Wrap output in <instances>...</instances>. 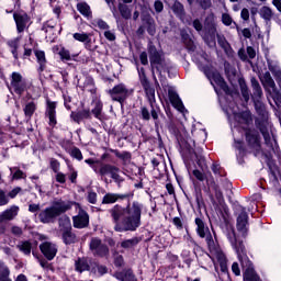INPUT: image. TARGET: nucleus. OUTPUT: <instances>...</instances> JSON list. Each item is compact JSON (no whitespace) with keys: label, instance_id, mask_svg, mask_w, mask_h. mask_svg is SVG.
I'll return each mask as SVG.
<instances>
[{"label":"nucleus","instance_id":"nucleus-1","mask_svg":"<svg viewBox=\"0 0 281 281\" xmlns=\"http://www.w3.org/2000/svg\"><path fill=\"white\" fill-rule=\"evenodd\" d=\"M239 214L237 216V232L239 235H236L234 227L226 226V238L231 243L234 251L237 254V258L240 261L241 269L244 271V281H261L260 277L256 274L254 270V265L247 257V248H245V241L243 238L247 236V232L249 229V215L245 211V207L239 206Z\"/></svg>","mask_w":281,"mask_h":281},{"label":"nucleus","instance_id":"nucleus-2","mask_svg":"<svg viewBox=\"0 0 281 281\" xmlns=\"http://www.w3.org/2000/svg\"><path fill=\"white\" fill-rule=\"evenodd\" d=\"M144 205L137 201L126 206L115 204L109 210L115 232H136L142 225Z\"/></svg>","mask_w":281,"mask_h":281},{"label":"nucleus","instance_id":"nucleus-3","mask_svg":"<svg viewBox=\"0 0 281 281\" xmlns=\"http://www.w3.org/2000/svg\"><path fill=\"white\" fill-rule=\"evenodd\" d=\"M195 232L200 238H205L209 251H210V258L216 263V260L222 269L223 272L227 271V258L225 257V254L221 249V246L216 245L214 243V238H212V234L210 233V227L205 224L203 218L195 217Z\"/></svg>","mask_w":281,"mask_h":281},{"label":"nucleus","instance_id":"nucleus-4","mask_svg":"<svg viewBox=\"0 0 281 281\" xmlns=\"http://www.w3.org/2000/svg\"><path fill=\"white\" fill-rule=\"evenodd\" d=\"M192 60L193 63H195L200 71H203L207 80H210L217 95L218 90L216 89V86L220 87L222 91H225L226 94H229V87H227V83L225 82V79H223L221 74L212 68V64H210V59L207 58V54L205 52L202 50L200 54L193 55Z\"/></svg>","mask_w":281,"mask_h":281},{"label":"nucleus","instance_id":"nucleus-5","mask_svg":"<svg viewBox=\"0 0 281 281\" xmlns=\"http://www.w3.org/2000/svg\"><path fill=\"white\" fill-rule=\"evenodd\" d=\"M76 203L71 201H65L63 199H57L52 202V205L44 209L40 214L38 218L41 223L49 224L54 223L60 214H65V212H69L71 207H74Z\"/></svg>","mask_w":281,"mask_h":281},{"label":"nucleus","instance_id":"nucleus-6","mask_svg":"<svg viewBox=\"0 0 281 281\" xmlns=\"http://www.w3.org/2000/svg\"><path fill=\"white\" fill-rule=\"evenodd\" d=\"M226 114L232 128H235V131H238V128L247 130L249 122H251V112L249 111L236 112V110L229 108L226 109Z\"/></svg>","mask_w":281,"mask_h":281},{"label":"nucleus","instance_id":"nucleus-7","mask_svg":"<svg viewBox=\"0 0 281 281\" xmlns=\"http://www.w3.org/2000/svg\"><path fill=\"white\" fill-rule=\"evenodd\" d=\"M149 52V60L153 69H156L158 74H161V71H166L168 69V66L166 65V59L164 58V53L158 52L157 47L155 45H149L148 47Z\"/></svg>","mask_w":281,"mask_h":281},{"label":"nucleus","instance_id":"nucleus-8","mask_svg":"<svg viewBox=\"0 0 281 281\" xmlns=\"http://www.w3.org/2000/svg\"><path fill=\"white\" fill-rule=\"evenodd\" d=\"M109 93L114 102L122 104L133 93V90L126 88L124 83H119L109 90Z\"/></svg>","mask_w":281,"mask_h":281},{"label":"nucleus","instance_id":"nucleus-9","mask_svg":"<svg viewBox=\"0 0 281 281\" xmlns=\"http://www.w3.org/2000/svg\"><path fill=\"white\" fill-rule=\"evenodd\" d=\"M10 90L14 91L18 95H23L27 91V82L23 79V76L19 72H12Z\"/></svg>","mask_w":281,"mask_h":281},{"label":"nucleus","instance_id":"nucleus-10","mask_svg":"<svg viewBox=\"0 0 281 281\" xmlns=\"http://www.w3.org/2000/svg\"><path fill=\"white\" fill-rule=\"evenodd\" d=\"M215 20H216V16L214 15V13H210L204 21V30H206V32L211 36V41L205 40L207 45H210V47H214V45H216V42L214 41L216 36Z\"/></svg>","mask_w":281,"mask_h":281},{"label":"nucleus","instance_id":"nucleus-11","mask_svg":"<svg viewBox=\"0 0 281 281\" xmlns=\"http://www.w3.org/2000/svg\"><path fill=\"white\" fill-rule=\"evenodd\" d=\"M90 251H92L93 256L106 258L109 256V246L102 244V239L93 237L90 241Z\"/></svg>","mask_w":281,"mask_h":281},{"label":"nucleus","instance_id":"nucleus-12","mask_svg":"<svg viewBox=\"0 0 281 281\" xmlns=\"http://www.w3.org/2000/svg\"><path fill=\"white\" fill-rule=\"evenodd\" d=\"M72 223L76 229H85V227H89V213L79 206V212L72 217Z\"/></svg>","mask_w":281,"mask_h":281},{"label":"nucleus","instance_id":"nucleus-13","mask_svg":"<svg viewBox=\"0 0 281 281\" xmlns=\"http://www.w3.org/2000/svg\"><path fill=\"white\" fill-rule=\"evenodd\" d=\"M143 89L146 93V98L151 106V110H150V115L153 117V120H159V114H157V110H155V102H156V99H155V88H153L150 86V83H147L145 86H143Z\"/></svg>","mask_w":281,"mask_h":281},{"label":"nucleus","instance_id":"nucleus-14","mask_svg":"<svg viewBox=\"0 0 281 281\" xmlns=\"http://www.w3.org/2000/svg\"><path fill=\"white\" fill-rule=\"evenodd\" d=\"M40 249L43 256H45V258L48 260H54V258H56V254H58V247L52 241L42 243L40 245Z\"/></svg>","mask_w":281,"mask_h":281},{"label":"nucleus","instance_id":"nucleus-15","mask_svg":"<svg viewBox=\"0 0 281 281\" xmlns=\"http://www.w3.org/2000/svg\"><path fill=\"white\" fill-rule=\"evenodd\" d=\"M246 142H248V146L256 150V153L260 151V134L256 130L246 131Z\"/></svg>","mask_w":281,"mask_h":281},{"label":"nucleus","instance_id":"nucleus-16","mask_svg":"<svg viewBox=\"0 0 281 281\" xmlns=\"http://www.w3.org/2000/svg\"><path fill=\"white\" fill-rule=\"evenodd\" d=\"M168 98L170 103L177 111L180 113H187L188 110H186V106H183V102L181 101V98H179V94L177 93L176 90H173L172 87L168 89Z\"/></svg>","mask_w":281,"mask_h":281},{"label":"nucleus","instance_id":"nucleus-17","mask_svg":"<svg viewBox=\"0 0 281 281\" xmlns=\"http://www.w3.org/2000/svg\"><path fill=\"white\" fill-rule=\"evenodd\" d=\"M19 212H21L19 205H11L10 207L0 213V223H8L10 221H14V218L19 216Z\"/></svg>","mask_w":281,"mask_h":281},{"label":"nucleus","instance_id":"nucleus-18","mask_svg":"<svg viewBox=\"0 0 281 281\" xmlns=\"http://www.w3.org/2000/svg\"><path fill=\"white\" fill-rule=\"evenodd\" d=\"M263 87L270 93L278 109H281V93L278 91V88H276V81L272 79L263 85Z\"/></svg>","mask_w":281,"mask_h":281},{"label":"nucleus","instance_id":"nucleus-19","mask_svg":"<svg viewBox=\"0 0 281 281\" xmlns=\"http://www.w3.org/2000/svg\"><path fill=\"white\" fill-rule=\"evenodd\" d=\"M13 19L16 23V30L19 33L25 32L30 27V16L27 13H14Z\"/></svg>","mask_w":281,"mask_h":281},{"label":"nucleus","instance_id":"nucleus-20","mask_svg":"<svg viewBox=\"0 0 281 281\" xmlns=\"http://www.w3.org/2000/svg\"><path fill=\"white\" fill-rule=\"evenodd\" d=\"M182 146L188 150L189 155H195L198 161L203 159V156H201L202 149H196V144L192 138H188L184 143H182Z\"/></svg>","mask_w":281,"mask_h":281},{"label":"nucleus","instance_id":"nucleus-21","mask_svg":"<svg viewBox=\"0 0 281 281\" xmlns=\"http://www.w3.org/2000/svg\"><path fill=\"white\" fill-rule=\"evenodd\" d=\"M261 135H263L265 144L268 146V150L271 155V153H276V146H278V143H276V139L271 138V133L265 127L260 128Z\"/></svg>","mask_w":281,"mask_h":281},{"label":"nucleus","instance_id":"nucleus-22","mask_svg":"<svg viewBox=\"0 0 281 281\" xmlns=\"http://www.w3.org/2000/svg\"><path fill=\"white\" fill-rule=\"evenodd\" d=\"M126 199V195L119 194V193H105L102 199V205H113V203H117V201H124Z\"/></svg>","mask_w":281,"mask_h":281},{"label":"nucleus","instance_id":"nucleus-23","mask_svg":"<svg viewBox=\"0 0 281 281\" xmlns=\"http://www.w3.org/2000/svg\"><path fill=\"white\" fill-rule=\"evenodd\" d=\"M46 115L49 120V122H48L49 126H55L57 124V121H56V102H52V101L47 102Z\"/></svg>","mask_w":281,"mask_h":281},{"label":"nucleus","instance_id":"nucleus-24","mask_svg":"<svg viewBox=\"0 0 281 281\" xmlns=\"http://www.w3.org/2000/svg\"><path fill=\"white\" fill-rule=\"evenodd\" d=\"M268 68L269 71L274 76V78L278 81L279 87L281 88V68L280 65H278V61H271L268 60Z\"/></svg>","mask_w":281,"mask_h":281},{"label":"nucleus","instance_id":"nucleus-25","mask_svg":"<svg viewBox=\"0 0 281 281\" xmlns=\"http://www.w3.org/2000/svg\"><path fill=\"white\" fill-rule=\"evenodd\" d=\"M251 87H252V100L254 102L258 100H262V88L256 78L251 79Z\"/></svg>","mask_w":281,"mask_h":281},{"label":"nucleus","instance_id":"nucleus-26","mask_svg":"<svg viewBox=\"0 0 281 281\" xmlns=\"http://www.w3.org/2000/svg\"><path fill=\"white\" fill-rule=\"evenodd\" d=\"M114 278L120 281H137L132 270H123L122 272H115Z\"/></svg>","mask_w":281,"mask_h":281},{"label":"nucleus","instance_id":"nucleus-27","mask_svg":"<svg viewBox=\"0 0 281 281\" xmlns=\"http://www.w3.org/2000/svg\"><path fill=\"white\" fill-rule=\"evenodd\" d=\"M61 238L65 245H74V243H78V237L72 232V229L64 231L61 233Z\"/></svg>","mask_w":281,"mask_h":281},{"label":"nucleus","instance_id":"nucleus-28","mask_svg":"<svg viewBox=\"0 0 281 281\" xmlns=\"http://www.w3.org/2000/svg\"><path fill=\"white\" fill-rule=\"evenodd\" d=\"M254 104L258 115H260L262 120H267V117H269V112L267 111V105L262 103V100L254 101Z\"/></svg>","mask_w":281,"mask_h":281},{"label":"nucleus","instance_id":"nucleus-29","mask_svg":"<svg viewBox=\"0 0 281 281\" xmlns=\"http://www.w3.org/2000/svg\"><path fill=\"white\" fill-rule=\"evenodd\" d=\"M58 223H59V232L60 233L68 232L69 229H72L71 228V220L67 215L60 216L58 220Z\"/></svg>","mask_w":281,"mask_h":281},{"label":"nucleus","instance_id":"nucleus-30","mask_svg":"<svg viewBox=\"0 0 281 281\" xmlns=\"http://www.w3.org/2000/svg\"><path fill=\"white\" fill-rule=\"evenodd\" d=\"M102 102L101 101H95L94 102V108L91 110L92 115H94V117L97 120H99L100 122H102V120H104V114L102 113Z\"/></svg>","mask_w":281,"mask_h":281},{"label":"nucleus","instance_id":"nucleus-31","mask_svg":"<svg viewBox=\"0 0 281 281\" xmlns=\"http://www.w3.org/2000/svg\"><path fill=\"white\" fill-rule=\"evenodd\" d=\"M24 115L26 120H32V115L36 113V104L34 101L27 102L23 108Z\"/></svg>","mask_w":281,"mask_h":281},{"label":"nucleus","instance_id":"nucleus-32","mask_svg":"<svg viewBox=\"0 0 281 281\" xmlns=\"http://www.w3.org/2000/svg\"><path fill=\"white\" fill-rule=\"evenodd\" d=\"M72 38H75V41H78L79 43H85L86 48H87V45H89V43H91V34L85 33V32L75 33L72 35Z\"/></svg>","mask_w":281,"mask_h":281},{"label":"nucleus","instance_id":"nucleus-33","mask_svg":"<svg viewBox=\"0 0 281 281\" xmlns=\"http://www.w3.org/2000/svg\"><path fill=\"white\" fill-rule=\"evenodd\" d=\"M114 172H120V168L113 166V165H102L99 173L101 177H104L106 175H113Z\"/></svg>","mask_w":281,"mask_h":281},{"label":"nucleus","instance_id":"nucleus-34","mask_svg":"<svg viewBox=\"0 0 281 281\" xmlns=\"http://www.w3.org/2000/svg\"><path fill=\"white\" fill-rule=\"evenodd\" d=\"M77 10L82 14V16H86V19H90L91 16V7L87 4V2H79L77 3Z\"/></svg>","mask_w":281,"mask_h":281},{"label":"nucleus","instance_id":"nucleus-35","mask_svg":"<svg viewBox=\"0 0 281 281\" xmlns=\"http://www.w3.org/2000/svg\"><path fill=\"white\" fill-rule=\"evenodd\" d=\"M35 57L40 65V71H45V66L47 65V59L45 58V52L35 50Z\"/></svg>","mask_w":281,"mask_h":281},{"label":"nucleus","instance_id":"nucleus-36","mask_svg":"<svg viewBox=\"0 0 281 281\" xmlns=\"http://www.w3.org/2000/svg\"><path fill=\"white\" fill-rule=\"evenodd\" d=\"M18 249L24 254V256H30L32 254V243L29 240L20 241Z\"/></svg>","mask_w":281,"mask_h":281},{"label":"nucleus","instance_id":"nucleus-37","mask_svg":"<svg viewBox=\"0 0 281 281\" xmlns=\"http://www.w3.org/2000/svg\"><path fill=\"white\" fill-rule=\"evenodd\" d=\"M75 269L79 273H82V271H89V262L85 258L78 259L75 262Z\"/></svg>","mask_w":281,"mask_h":281},{"label":"nucleus","instance_id":"nucleus-38","mask_svg":"<svg viewBox=\"0 0 281 281\" xmlns=\"http://www.w3.org/2000/svg\"><path fill=\"white\" fill-rule=\"evenodd\" d=\"M217 43L222 47V49H224L225 54H232V46L229 45L227 40H225V36L217 35Z\"/></svg>","mask_w":281,"mask_h":281},{"label":"nucleus","instance_id":"nucleus-39","mask_svg":"<svg viewBox=\"0 0 281 281\" xmlns=\"http://www.w3.org/2000/svg\"><path fill=\"white\" fill-rule=\"evenodd\" d=\"M115 157L122 159L123 166H128L131 164L132 155L130 151H114Z\"/></svg>","mask_w":281,"mask_h":281},{"label":"nucleus","instance_id":"nucleus-40","mask_svg":"<svg viewBox=\"0 0 281 281\" xmlns=\"http://www.w3.org/2000/svg\"><path fill=\"white\" fill-rule=\"evenodd\" d=\"M259 15L261 19H265L267 22H269L271 19H273V11L269 7H262L259 10Z\"/></svg>","mask_w":281,"mask_h":281},{"label":"nucleus","instance_id":"nucleus-41","mask_svg":"<svg viewBox=\"0 0 281 281\" xmlns=\"http://www.w3.org/2000/svg\"><path fill=\"white\" fill-rule=\"evenodd\" d=\"M119 12H120V14L123 19L128 20V19H131V14H132L133 11L131 10V8L127 4L120 3L119 4Z\"/></svg>","mask_w":281,"mask_h":281},{"label":"nucleus","instance_id":"nucleus-42","mask_svg":"<svg viewBox=\"0 0 281 281\" xmlns=\"http://www.w3.org/2000/svg\"><path fill=\"white\" fill-rule=\"evenodd\" d=\"M58 55L60 56L61 60H76L78 57V55H71V53H69V50L66 48H61Z\"/></svg>","mask_w":281,"mask_h":281},{"label":"nucleus","instance_id":"nucleus-43","mask_svg":"<svg viewBox=\"0 0 281 281\" xmlns=\"http://www.w3.org/2000/svg\"><path fill=\"white\" fill-rule=\"evenodd\" d=\"M19 41L20 38L16 37L8 42L9 47H11V53L15 59L19 58V54L16 53V49H19Z\"/></svg>","mask_w":281,"mask_h":281},{"label":"nucleus","instance_id":"nucleus-44","mask_svg":"<svg viewBox=\"0 0 281 281\" xmlns=\"http://www.w3.org/2000/svg\"><path fill=\"white\" fill-rule=\"evenodd\" d=\"M10 172H13L12 179H15L16 181L19 179H25V177H27V175H25V172L19 169V167H11Z\"/></svg>","mask_w":281,"mask_h":281},{"label":"nucleus","instance_id":"nucleus-45","mask_svg":"<svg viewBox=\"0 0 281 281\" xmlns=\"http://www.w3.org/2000/svg\"><path fill=\"white\" fill-rule=\"evenodd\" d=\"M139 243V239H137V237H134L132 239H125L121 243V247L123 249H131L133 247H135V245H137Z\"/></svg>","mask_w":281,"mask_h":281},{"label":"nucleus","instance_id":"nucleus-46","mask_svg":"<svg viewBox=\"0 0 281 281\" xmlns=\"http://www.w3.org/2000/svg\"><path fill=\"white\" fill-rule=\"evenodd\" d=\"M137 71H138V78L142 87L146 85H150V82L148 81V78L146 77V70L142 67V68H137Z\"/></svg>","mask_w":281,"mask_h":281},{"label":"nucleus","instance_id":"nucleus-47","mask_svg":"<svg viewBox=\"0 0 281 281\" xmlns=\"http://www.w3.org/2000/svg\"><path fill=\"white\" fill-rule=\"evenodd\" d=\"M171 10L177 14V16H181V14H183V4L179 1H173Z\"/></svg>","mask_w":281,"mask_h":281},{"label":"nucleus","instance_id":"nucleus-48","mask_svg":"<svg viewBox=\"0 0 281 281\" xmlns=\"http://www.w3.org/2000/svg\"><path fill=\"white\" fill-rule=\"evenodd\" d=\"M92 25H94V27H99V30H109L110 27L109 24L102 19H94Z\"/></svg>","mask_w":281,"mask_h":281},{"label":"nucleus","instance_id":"nucleus-49","mask_svg":"<svg viewBox=\"0 0 281 281\" xmlns=\"http://www.w3.org/2000/svg\"><path fill=\"white\" fill-rule=\"evenodd\" d=\"M147 24H148V27H147V32L150 36H155L156 32H157V29L155 26V20L153 18H149L147 20Z\"/></svg>","mask_w":281,"mask_h":281},{"label":"nucleus","instance_id":"nucleus-50","mask_svg":"<svg viewBox=\"0 0 281 281\" xmlns=\"http://www.w3.org/2000/svg\"><path fill=\"white\" fill-rule=\"evenodd\" d=\"M70 156L74 157V159H77L78 161H82V151H80V148L74 147L70 150Z\"/></svg>","mask_w":281,"mask_h":281},{"label":"nucleus","instance_id":"nucleus-51","mask_svg":"<svg viewBox=\"0 0 281 281\" xmlns=\"http://www.w3.org/2000/svg\"><path fill=\"white\" fill-rule=\"evenodd\" d=\"M211 190H214L215 196H216L218 203H223V192H221V189H218V186H216V184L211 186Z\"/></svg>","mask_w":281,"mask_h":281},{"label":"nucleus","instance_id":"nucleus-52","mask_svg":"<svg viewBox=\"0 0 281 281\" xmlns=\"http://www.w3.org/2000/svg\"><path fill=\"white\" fill-rule=\"evenodd\" d=\"M8 203H10V198L3 190H0V206L8 205Z\"/></svg>","mask_w":281,"mask_h":281},{"label":"nucleus","instance_id":"nucleus-53","mask_svg":"<svg viewBox=\"0 0 281 281\" xmlns=\"http://www.w3.org/2000/svg\"><path fill=\"white\" fill-rule=\"evenodd\" d=\"M87 200H88L92 205H95V203H98V193H95L94 191H89V192H88Z\"/></svg>","mask_w":281,"mask_h":281},{"label":"nucleus","instance_id":"nucleus-54","mask_svg":"<svg viewBox=\"0 0 281 281\" xmlns=\"http://www.w3.org/2000/svg\"><path fill=\"white\" fill-rule=\"evenodd\" d=\"M222 23H224L225 25L229 26V25H232V23H234V20L232 19L231 14L223 13L222 14Z\"/></svg>","mask_w":281,"mask_h":281},{"label":"nucleus","instance_id":"nucleus-55","mask_svg":"<svg viewBox=\"0 0 281 281\" xmlns=\"http://www.w3.org/2000/svg\"><path fill=\"white\" fill-rule=\"evenodd\" d=\"M199 5H201L202 10H209L212 8V0H198Z\"/></svg>","mask_w":281,"mask_h":281},{"label":"nucleus","instance_id":"nucleus-56","mask_svg":"<svg viewBox=\"0 0 281 281\" xmlns=\"http://www.w3.org/2000/svg\"><path fill=\"white\" fill-rule=\"evenodd\" d=\"M11 234L19 238V237L23 236V228H21L20 226H12Z\"/></svg>","mask_w":281,"mask_h":281},{"label":"nucleus","instance_id":"nucleus-57","mask_svg":"<svg viewBox=\"0 0 281 281\" xmlns=\"http://www.w3.org/2000/svg\"><path fill=\"white\" fill-rule=\"evenodd\" d=\"M140 115L142 119L145 120L146 122H148V120H150V111H148V108L143 106L140 109Z\"/></svg>","mask_w":281,"mask_h":281},{"label":"nucleus","instance_id":"nucleus-58","mask_svg":"<svg viewBox=\"0 0 281 281\" xmlns=\"http://www.w3.org/2000/svg\"><path fill=\"white\" fill-rule=\"evenodd\" d=\"M79 117L81 120H91V111L90 110H81V111H79Z\"/></svg>","mask_w":281,"mask_h":281},{"label":"nucleus","instance_id":"nucleus-59","mask_svg":"<svg viewBox=\"0 0 281 281\" xmlns=\"http://www.w3.org/2000/svg\"><path fill=\"white\" fill-rule=\"evenodd\" d=\"M55 179H56L57 183H66L67 176L59 171L56 173Z\"/></svg>","mask_w":281,"mask_h":281},{"label":"nucleus","instance_id":"nucleus-60","mask_svg":"<svg viewBox=\"0 0 281 281\" xmlns=\"http://www.w3.org/2000/svg\"><path fill=\"white\" fill-rule=\"evenodd\" d=\"M154 8L158 14L164 12V2H161V0H156L154 3Z\"/></svg>","mask_w":281,"mask_h":281},{"label":"nucleus","instance_id":"nucleus-61","mask_svg":"<svg viewBox=\"0 0 281 281\" xmlns=\"http://www.w3.org/2000/svg\"><path fill=\"white\" fill-rule=\"evenodd\" d=\"M193 176L195 177V179H198V181H205V175L201 172V170H193Z\"/></svg>","mask_w":281,"mask_h":281},{"label":"nucleus","instance_id":"nucleus-62","mask_svg":"<svg viewBox=\"0 0 281 281\" xmlns=\"http://www.w3.org/2000/svg\"><path fill=\"white\" fill-rule=\"evenodd\" d=\"M103 34H104V37L106 38V41H115V33L113 31H109V29H108L104 31Z\"/></svg>","mask_w":281,"mask_h":281},{"label":"nucleus","instance_id":"nucleus-63","mask_svg":"<svg viewBox=\"0 0 281 281\" xmlns=\"http://www.w3.org/2000/svg\"><path fill=\"white\" fill-rule=\"evenodd\" d=\"M273 78L271 77L270 72H266L263 74V76L261 77V82L265 86L266 83L270 82Z\"/></svg>","mask_w":281,"mask_h":281},{"label":"nucleus","instance_id":"nucleus-64","mask_svg":"<svg viewBox=\"0 0 281 281\" xmlns=\"http://www.w3.org/2000/svg\"><path fill=\"white\" fill-rule=\"evenodd\" d=\"M240 18L243 21H247L249 19V9H243L240 12Z\"/></svg>","mask_w":281,"mask_h":281}]
</instances>
